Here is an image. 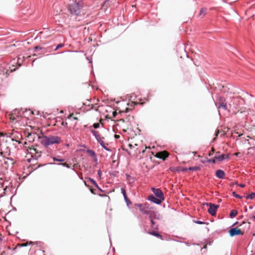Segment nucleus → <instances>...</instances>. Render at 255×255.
Masks as SVG:
<instances>
[{
    "instance_id": "obj_57",
    "label": "nucleus",
    "mask_w": 255,
    "mask_h": 255,
    "mask_svg": "<svg viewBox=\"0 0 255 255\" xmlns=\"http://www.w3.org/2000/svg\"><path fill=\"white\" fill-rule=\"evenodd\" d=\"M35 130H38V128H35Z\"/></svg>"
},
{
    "instance_id": "obj_49",
    "label": "nucleus",
    "mask_w": 255,
    "mask_h": 255,
    "mask_svg": "<svg viewBox=\"0 0 255 255\" xmlns=\"http://www.w3.org/2000/svg\"><path fill=\"white\" fill-rule=\"evenodd\" d=\"M35 50L38 49H41V47H40L39 46H36L35 47Z\"/></svg>"
},
{
    "instance_id": "obj_17",
    "label": "nucleus",
    "mask_w": 255,
    "mask_h": 255,
    "mask_svg": "<svg viewBox=\"0 0 255 255\" xmlns=\"http://www.w3.org/2000/svg\"><path fill=\"white\" fill-rule=\"evenodd\" d=\"M150 235H153L157 238H161L162 239V236L159 234V233H158L157 232H155V231H152V232H148V233Z\"/></svg>"
},
{
    "instance_id": "obj_10",
    "label": "nucleus",
    "mask_w": 255,
    "mask_h": 255,
    "mask_svg": "<svg viewBox=\"0 0 255 255\" xmlns=\"http://www.w3.org/2000/svg\"><path fill=\"white\" fill-rule=\"evenodd\" d=\"M219 153L220 152H217L215 156V158L219 161H223V160L229 157L228 155L227 154H223L222 155H219Z\"/></svg>"
},
{
    "instance_id": "obj_54",
    "label": "nucleus",
    "mask_w": 255,
    "mask_h": 255,
    "mask_svg": "<svg viewBox=\"0 0 255 255\" xmlns=\"http://www.w3.org/2000/svg\"><path fill=\"white\" fill-rule=\"evenodd\" d=\"M253 219H254L255 220V216H254L253 217Z\"/></svg>"
},
{
    "instance_id": "obj_33",
    "label": "nucleus",
    "mask_w": 255,
    "mask_h": 255,
    "mask_svg": "<svg viewBox=\"0 0 255 255\" xmlns=\"http://www.w3.org/2000/svg\"><path fill=\"white\" fill-rule=\"evenodd\" d=\"M172 171H179L178 167H171L170 168Z\"/></svg>"
},
{
    "instance_id": "obj_25",
    "label": "nucleus",
    "mask_w": 255,
    "mask_h": 255,
    "mask_svg": "<svg viewBox=\"0 0 255 255\" xmlns=\"http://www.w3.org/2000/svg\"><path fill=\"white\" fill-rule=\"evenodd\" d=\"M104 139V137H101V138L97 139L98 141L99 142L101 146H103L104 143H105V142L103 140Z\"/></svg>"
},
{
    "instance_id": "obj_8",
    "label": "nucleus",
    "mask_w": 255,
    "mask_h": 255,
    "mask_svg": "<svg viewBox=\"0 0 255 255\" xmlns=\"http://www.w3.org/2000/svg\"><path fill=\"white\" fill-rule=\"evenodd\" d=\"M38 136L40 135L37 134L34 131H33L30 132H28L26 137L29 142H33L36 137L38 138Z\"/></svg>"
},
{
    "instance_id": "obj_26",
    "label": "nucleus",
    "mask_w": 255,
    "mask_h": 255,
    "mask_svg": "<svg viewBox=\"0 0 255 255\" xmlns=\"http://www.w3.org/2000/svg\"><path fill=\"white\" fill-rule=\"evenodd\" d=\"M255 193H252L251 194L248 195V196H246V198L247 199H253L255 198Z\"/></svg>"
},
{
    "instance_id": "obj_53",
    "label": "nucleus",
    "mask_w": 255,
    "mask_h": 255,
    "mask_svg": "<svg viewBox=\"0 0 255 255\" xmlns=\"http://www.w3.org/2000/svg\"><path fill=\"white\" fill-rule=\"evenodd\" d=\"M30 113H31V114H32V115L34 114V113H33V112H32V111H30Z\"/></svg>"
},
{
    "instance_id": "obj_14",
    "label": "nucleus",
    "mask_w": 255,
    "mask_h": 255,
    "mask_svg": "<svg viewBox=\"0 0 255 255\" xmlns=\"http://www.w3.org/2000/svg\"><path fill=\"white\" fill-rule=\"evenodd\" d=\"M216 175L218 178L223 179L224 178L225 174V172L223 170L219 169L216 171Z\"/></svg>"
},
{
    "instance_id": "obj_39",
    "label": "nucleus",
    "mask_w": 255,
    "mask_h": 255,
    "mask_svg": "<svg viewBox=\"0 0 255 255\" xmlns=\"http://www.w3.org/2000/svg\"><path fill=\"white\" fill-rule=\"evenodd\" d=\"M209 162H212L213 163H216V159L214 158V159H210L208 160Z\"/></svg>"
},
{
    "instance_id": "obj_44",
    "label": "nucleus",
    "mask_w": 255,
    "mask_h": 255,
    "mask_svg": "<svg viewBox=\"0 0 255 255\" xmlns=\"http://www.w3.org/2000/svg\"><path fill=\"white\" fill-rule=\"evenodd\" d=\"M27 243H23V244H21L20 246H22V247H25L27 246Z\"/></svg>"
},
{
    "instance_id": "obj_23",
    "label": "nucleus",
    "mask_w": 255,
    "mask_h": 255,
    "mask_svg": "<svg viewBox=\"0 0 255 255\" xmlns=\"http://www.w3.org/2000/svg\"><path fill=\"white\" fill-rule=\"evenodd\" d=\"M53 160L54 161H59V162H63L65 160L63 158H60L59 156L57 157H53Z\"/></svg>"
},
{
    "instance_id": "obj_52",
    "label": "nucleus",
    "mask_w": 255,
    "mask_h": 255,
    "mask_svg": "<svg viewBox=\"0 0 255 255\" xmlns=\"http://www.w3.org/2000/svg\"><path fill=\"white\" fill-rule=\"evenodd\" d=\"M120 121H122V122H123L125 121L124 119H121V120H120Z\"/></svg>"
},
{
    "instance_id": "obj_16",
    "label": "nucleus",
    "mask_w": 255,
    "mask_h": 255,
    "mask_svg": "<svg viewBox=\"0 0 255 255\" xmlns=\"http://www.w3.org/2000/svg\"><path fill=\"white\" fill-rule=\"evenodd\" d=\"M121 190H122V193L123 194V196L124 197L125 200L126 201V202L127 203V204H128V202L130 203H131L129 201V200L128 198V197H127V194H126V190L125 189H124V188H122Z\"/></svg>"
},
{
    "instance_id": "obj_15",
    "label": "nucleus",
    "mask_w": 255,
    "mask_h": 255,
    "mask_svg": "<svg viewBox=\"0 0 255 255\" xmlns=\"http://www.w3.org/2000/svg\"><path fill=\"white\" fill-rule=\"evenodd\" d=\"M218 108H219V109L222 108L224 110H226L227 109V103L226 102H225L224 100L222 99L221 98L220 103L218 106Z\"/></svg>"
},
{
    "instance_id": "obj_18",
    "label": "nucleus",
    "mask_w": 255,
    "mask_h": 255,
    "mask_svg": "<svg viewBox=\"0 0 255 255\" xmlns=\"http://www.w3.org/2000/svg\"><path fill=\"white\" fill-rule=\"evenodd\" d=\"M91 132L95 135L97 140L101 137L100 134L99 133V132L98 131H96L95 130H92Z\"/></svg>"
},
{
    "instance_id": "obj_28",
    "label": "nucleus",
    "mask_w": 255,
    "mask_h": 255,
    "mask_svg": "<svg viewBox=\"0 0 255 255\" xmlns=\"http://www.w3.org/2000/svg\"><path fill=\"white\" fill-rule=\"evenodd\" d=\"M68 118L69 119H70L71 118H73L74 120H78V118L77 117H74V114H70L69 117H68Z\"/></svg>"
},
{
    "instance_id": "obj_20",
    "label": "nucleus",
    "mask_w": 255,
    "mask_h": 255,
    "mask_svg": "<svg viewBox=\"0 0 255 255\" xmlns=\"http://www.w3.org/2000/svg\"><path fill=\"white\" fill-rule=\"evenodd\" d=\"M29 150H30L29 152L31 154H37V153L38 154L39 153L38 150L36 148H34V147H29Z\"/></svg>"
},
{
    "instance_id": "obj_2",
    "label": "nucleus",
    "mask_w": 255,
    "mask_h": 255,
    "mask_svg": "<svg viewBox=\"0 0 255 255\" xmlns=\"http://www.w3.org/2000/svg\"><path fill=\"white\" fill-rule=\"evenodd\" d=\"M38 138L40 140L41 144L45 147L54 144H58L61 142V138L58 136L49 135L38 136Z\"/></svg>"
},
{
    "instance_id": "obj_22",
    "label": "nucleus",
    "mask_w": 255,
    "mask_h": 255,
    "mask_svg": "<svg viewBox=\"0 0 255 255\" xmlns=\"http://www.w3.org/2000/svg\"><path fill=\"white\" fill-rule=\"evenodd\" d=\"M238 214V212L236 210H232L231 211L230 216L231 218H234Z\"/></svg>"
},
{
    "instance_id": "obj_24",
    "label": "nucleus",
    "mask_w": 255,
    "mask_h": 255,
    "mask_svg": "<svg viewBox=\"0 0 255 255\" xmlns=\"http://www.w3.org/2000/svg\"><path fill=\"white\" fill-rule=\"evenodd\" d=\"M90 180L91 183L93 184L97 188H98L99 190H101V189L100 188V187L98 186V184L94 179L90 178Z\"/></svg>"
},
{
    "instance_id": "obj_35",
    "label": "nucleus",
    "mask_w": 255,
    "mask_h": 255,
    "mask_svg": "<svg viewBox=\"0 0 255 255\" xmlns=\"http://www.w3.org/2000/svg\"><path fill=\"white\" fill-rule=\"evenodd\" d=\"M93 127L95 128H97L99 127L100 126V123H95L93 125Z\"/></svg>"
},
{
    "instance_id": "obj_43",
    "label": "nucleus",
    "mask_w": 255,
    "mask_h": 255,
    "mask_svg": "<svg viewBox=\"0 0 255 255\" xmlns=\"http://www.w3.org/2000/svg\"><path fill=\"white\" fill-rule=\"evenodd\" d=\"M1 255H7V253L6 252L3 251L1 253Z\"/></svg>"
},
{
    "instance_id": "obj_31",
    "label": "nucleus",
    "mask_w": 255,
    "mask_h": 255,
    "mask_svg": "<svg viewBox=\"0 0 255 255\" xmlns=\"http://www.w3.org/2000/svg\"><path fill=\"white\" fill-rule=\"evenodd\" d=\"M64 46V44H59L55 48V49H54V51H56L59 48H62Z\"/></svg>"
},
{
    "instance_id": "obj_46",
    "label": "nucleus",
    "mask_w": 255,
    "mask_h": 255,
    "mask_svg": "<svg viewBox=\"0 0 255 255\" xmlns=\"http://www.w3.org/2000/svg\"><path fill=\"white\" fill-rule=\"evenodd\" d=\"M115 137L116 138H119L120 137V135H117V134H115Z\"/></svg>"
},
{
    "instance_id": "obj_38",
    "label": "nucleus",
    "mask_w": 255,
    "mask_h": 255,
    "mask_svg": "<svg viewBox=\"0 0 255 255\" xmlns=\"http://www.w3.org/2000/svg\"><path fill=\"white\" fill-rule=\"evenodd\" d=\"M150 219V223L151 224V227H153V226L155 224V222L153 221V219H154V218H151V219Z\"/></svg>"
},
{
    "instance_id": "obj_5",
    "label": "nucleus",
    "mask_w": 255,
    "mask_h": 255,
    "mask_svg": "<svg viewBox=\"0 0 255 255\" xmlns=\"http://www.w3.org/2000/svg\"><path fill=\"white\" fill-rule=\"evenodd\" d=\"M151 190L156 196V197L158 198L162 201L164 200V198L163 193L160 189L152 188Z\"/></svg>"
},
{
    "instance_id": "obj_9",
    "label": "nucleus",
    "mask_w": 255,
    "mask_h": 255,
    "mask_svg": "<svg viewBox=\"0 0 255 255\" xmlns=\"http://www.w3.org/2000/svg\"><path fill=\"white\" fill-rule=\"evenodd\" d=\"M169 156V153L167 151H162L156 153L155 156L157 158L165 160Z\"/></svg>"
},
{
    "instance_id": "obj_48",
    "label": "nucleus",
    "mask_w": 255,
    "mask_h": 255,
    "mask_svg": "<svg viewBox=\"0 0 255 255\" xmlns=\"http://www.w3.org/2000/svg\"><path fill=\"white\" fill-rule=\"evenodd\" d=\"M240 186L241 187H244L245 186V184H241L240 185Z\"/></svg>"
},
{
    "instance_id": "obj_19",
    "label": "nucleus",
    "mask_w": 255,
    "mask_h": 255,
    "mask_svg": "<svg viewBox=\"0 0 255 255\" xmlns=\"http://www.w3.org/2000/svg\"><path fill=\"white\" fill-rule=\"evenodd\" d=\"M207 12V8H202L201 9L200 11L199 12V15L201 17H204Z\"/></svg>"
},
{
    "instance_id": "obj_13",
    "label": "nucleus",
    "mask_w": 255,
    "mask_h": 255,
    "mask_svg": "<svg viewBox=\"0 0 255 255\" xmlns=\"http://www.w3.org/2000/svg\"><path fill=\"white\" fill-rule=\"evenodd\" d=\"M62 9L58 5V4H55L54 5V14L55 15H58L60 14Z\"/></svg>"
},
{
    "instance_id": "obj_12",
    "label": "nucleus",
    "mask_w": 255,
    "mask_h": 255,
    "mask_svg": "<svg viewBox=\"0 0 255 255\" xmlns=\"http://www.w3.org/2000/svg\"><path fill=\"white\" fill-rule=\"evenodd\" d=\"M8 116L10 121L12 123L19 121L20 117L14 113L9 114Z\"/></svg>"
},
{
    "instance_id": "obj_36",
    "label": "nucleus",
    "mask_w": 255,
    "mask_h": 255,
    "mask_svg": "<svg viewBox=\"0 0 255 255\" xmlns=\"http://www.w3.org/2000/svg\"><path fill=\"white\" fill-rule=\"evenodd\" d=\"M88 152L91 155V156H94L95 155V152L91 150H88Z\"/></svg>"
},
{
    "instance_id": "obj_29",
    "label": "nucleus",
    "mask_w": 255,
    "mask_h": 255,
    "mask_svg": "<svg viewBox=\"0 0 255 255\" xmlns=\"http://www.w3.org/2000/svg\"><path fill=\"white\" fill-rule=\"evenodd\" d=\"M232 194H233V196L236 198H238L240 199H241L242 198V196L236 194V192H235V191H234Z\"/></svg>"
},
{
    "instance_id": "obj_50",
    "label": "nucleus",
    "mask_w": 255,
    "mask_h": 255,
    "mask_svg": "<svg viewBox=\"0 0 255 255\" xmlns=\"http://www.w3.org/2000/svg\"><path fill=\"white\" fill-rule=\"evenodd\" d=\"M67 123H64V122H63L62 123V125H63V126H65V125H67Z\"/></svg>"
},
{
    "instance_id": "obj_7",
    "label": "nucleus",
    "mask_w": 255,
    "mask_h": 255,
    "mask_svg": "<svg viewBox=\"0 0 255 255\" xmlns=\"http://www.w3.org/2000/svg\"><path fill=\"white\" fill-rule=\"evenodd\" d=\"M206 205L209 206L208 212L213 216L215 215L216 213V210L219 206L212 203H206Z\"/></svg>"
},
{
    "instance_id": "obj_45",
    "label": "nucleus",
    "mask_w": 255,
    "mask_h": 255,
    "mask_svg": "<svg viewBox=\"0 0 255 255\" xmlns=\"http://www.w3.org/2000/svg\"><path fill=\"white\" fill-rule=\"evenodd\" d=\"M196 223L198 224H202L203 223L201 221H197L196 222Z\"/></svg>"
},
{
    "instance_id": "obj_1",
    "label": "nucleus",
    "mask_w": 255,
    "mask_h": 255,
    "mask_svg": "<svg viewBox=\"0 0 255 255\" xmlns=\"http://www.w3.org/2000/svg\"><path fill=\"white\" fill-rule=\"evenodd\" d=\"M136 206L139 208V210L143 214L148 215L149 219H160L159 216L157 215V212L155 208L150 205L147 203H145L143 204H137Z\"/></svg>"
},
{
    "instance_id": "obj_56",
    "label": "nucleus",
    "mask_w": 255,
    "mask_h": 255,
    "mask_svg": "<svg viewBox=\"0 0 255 255\" xmlns=\"http://www.w3.org/2000/svg\"><path fill=\"white\" fill-rule=\"evenodd\" d=\"M124 130L125 132L127 131L126 129H124Z\"/></svg>"
},
{
    "instance_id": "obj_42",
    "label": "nucleus",
    "mask_w": 255,
    "mask_h": 255,
    "mask_svg": "<svg viewBox=\"0 0 255 255\" xmlns=\"http://www.w3.org/2000/svg\"><path fill=\"white\" fill-rule=\"evenodd\" d=\"M219 132H220V131H219V129H218V130H217L216 131L215 135H216V137L218 136V135L219 133Z\"/></svg>"
},
{
    "instance_id": "obj_37",
    "label": "nucleus",
    "mask_w": 255,
    "mask_h": 255,
    "mask_svg": "<svg viewBox=\"0 0 255 255\" xmlns=\"http://www.w3.org/2000/svg\"><path fill=\"white\" fill-rule=\"evenodd\" d=\"M214 151H215V149L213 147H212L211 151L209 152V156L212 155L213 154V153L214 152Z\"/></svg>"
},
{
    "instance_id": "obj_40",
    "label": "nucleus",
    "mask_w": 255,
    "mask_h": 255,
    "mask_svg": "<svg viewBox=\"0 0 255 255\" xmlns=\"http://www.w3.org/2000/svg\"><path fill=\"white\" fill-rule=\"evenodd\" d=\"M117 113L116 111H114L113 112V113H112V115H113V118H115L116 117V116H117Z\"/></svg>"
},
{
    "instance_id": "obj_32",
    "label": "nucleus",
    "mask_w": 255,
    "mask_h": 255,
    "mask_svg": "<svg viewBox=\"0 0 255 255\" xmlns=\"http://www.w3.org/2000/svg\"><path fill=\"white\" fill-rule=\"evenodd\" d=\"M60 164H61V165H62V166H65V167H67V168H69L71 167L70 165L69 164H67V163H66V162H65V163H61Z\"/></svg>"
},
{
    "instance_id": "obj_6",
    "label": "nucleus",
    "mask_w": 255,
    "mask_h": 255,
    "mask_svg": "<svg viewBox=\"0 0 255 255\" xmlns=\"http://www.w3.org/2000/svg\"><path fill=\"white\" fill-rule=\"evenodd\" d=\"M243 232L241 229L238 228H232L229 230V234L231 237H233L236 235H243Z\"/></svg>"
},
{
    "instance_id": "obj_34",
    "label": "nucleus",
    "mask_w": 255,
    "mask_h": 255,
    "mask_svg": "<svg viewBox=\"0 0 255 255\" xmlns=\"http://www.w3.org/2000/svg\"><path fill=\"white\" fill-rule=\"evenodd\" d=\"M94 109L96 111H98V108L97 107H95L94 105H92L90 109L89 110Z\"/></svg>"
},
{
    "instance_id": "obj_41",
    "label": "nucleus",
    "mask_w": 255,
    "mask_h": 255,
    "mask_svg": "<svg viewBox=\"0 0 255 255\" xmlns=\"http://www.w3.org/2000/svg\"><path fill=\"white\" fill-rule=\"evenodd\" d=\"M90 191H91V193H93V194H96V193H95V190H95V189H93V188H90Z\"/></svg>"
},
{
    "instance_id": "obj_11",
    "label": "nucleus",
    "mask_w": 255,
    "mask_h": 255,
    "mask_svg": "<svg viewBox=\"0 0 255 255\" xmlns=\"http://www.w3.org/2000/svg\"><path fill=\"white\" fill-rule=\"evenodd\" d=\"M148 199L149 200H150V201H151L154 203H156L157 204H160L162 201L159 198H157L155 197L152 195H149L148 197Z\"/></svg>"
},
{
    "instance_id": "obj_3",
    "label": "nucleus",
    "mask_w": 255,
    "mask_h": 255,
    "mask_svg": "<svg viewBox=\"0 0 255 255\" xmlns=\"http://www.w3.org/2000/svg\"><path fill=\"white\" fill-rule=\"evenodd\" d=\"M83 7V3L81 2H73L72 3L70 4L68 6V10L71 14L72 16H76L75 19H76L77 16H81L82 15L83 16L85 14L82 13L81 9Z\"/></svg>"
},
{
    "instance_id": "obj_21",
    "label": "nucleus",
    "mask_w": 255,
    "mask_h": 255,
    "mask_svg": "<svg viewBox=\"0 0 255 255\" xmlns=\"http://www.w3.org/2000/svg\"><path fill=\"white\" fill-rule=\"evenodd\" d=\"M68 17H69V16L67 14H64L63 16V19L62 20H59V22L67 23L68 22Z\"/></svg>"
},
{
    "instance_id": "obj_51",
    "label": "nucleus",
    "mask_w": 255,
    "mask_h": 255,
    "mask_svg": "<svg viewBox=\"0 0 255 255\" xmlns=\"http://www.w3.org/2000/svg\"><path fill=\"white\" fill-rule=\"evenodd\" d=\"M2 135H3V133L2 132H0V136H2Z\"/></svg>"
},
{
    "instance_id": "obj_30",
    "label": "nucleus",
    "mask_w": 255,
    "mask_h": 255,
    "mask_svg": "<svg viewBox=\"0 0 255 255\" xmlns=\"http://www.w3.org/2000/svg\"><path fill=\"white\" fill-rule=\"evenodd\" d=\"M108 145V143H104V145L103 146H102L104 148H105L106 150L107 151H111V150L107 147V145Z\"/></svg>"
},
{
    "instance_id": "obj_4",
    "label": "nucleus",
    "mask_w": 255,
    "mask_h": 255,
    "mask_svg": "<svg viewBox=\"0 0 255 255\" xmlns=\"http://www.w3.org/2000/svg\"><path fill=\"white\" fill-rule=\"evenodd\" d=\"M15 162V161L11 158L5 157L3 159V165L5 168H8L9 167L11 166Z\"/></svg>"
},
{
    "instance_id": "obj_55",
    "label": "nucleus",
    "mask_w": 255,
    "mask_h": 255,
    "mask_svg": "<svg viewBox=\"0 0 255 255\" xmlns=\"http://www.w3.org/2000/svg\"><path fill=\"white\" fill-rule=\"evenodd\" d=\"M98 174H99V175H100V171L98 172Z\"/></svg>"
},
{
    "instance_id": "obj_27",
    "label": "nucleus",
    "mask_w": 255,
    "mask_h": 255,
    "mask_svg": "<svg viewBox=\"0 0 255 255\" xmlns=\"http://www.w3.org/2000/svg\"><path fill=\"white\" fill-rule=\"evenodd\" d=\"M200 169V168L198 166L191 167L188 168L189 170H195L198 171Z\"/></svg>"
},
{
    "instance_id": "obj_47",
    "label": "nucleus",
    "mask_w": 255,
    "mask_h": 255,
    "mask_svg": "<svg viewBox=\"0 0 255 255\" xmlns=\"http://www.w3.org/2000/svg\"><path fill=\"white\" fill-rule=\"evenodd\" d=\"M128 111H129V108H126L125 112V113H128Z\"/></svg>"
}]
</instances>
